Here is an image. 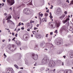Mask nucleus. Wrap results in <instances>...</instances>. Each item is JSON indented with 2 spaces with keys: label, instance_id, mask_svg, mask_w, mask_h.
I'll use <instances>...</instances> for the list:
<instances>
[{
  "label": "nucleus",
  "instance_id": "nucleus-54",
  "mask_svg": "<svg viewBox=\"0 0 73 73\" xmlns=\"http://www.w3.org/2000/svg\"><path fill=\"white\" fill-rule=\"evenodd\" d=\"M63 57H64V58H65V57H66V56H63Z\"/></svg>",
  "mask_w": 73,
  "mask_h": 73
},
{
  "label": "nucleus",
  "instance_id": "nucleus-4",
  "mask_svg": "<svg viewBox=\"0 0 73 73\" xmlns=\"http://www.w3.org/2000/svg\"><path fill=\"white\" fill-rule=\"evenodd\" d=\"M23 12L25 14H26V15H29L31 13L30 11L27 9H25L23 11Z\"/></svg>",
  "mask_w": 73,
  "mask_h": 73
},
{
  "label": "nucleus",
  "instance_id": "nucleus-17",
  "mask_svg": "<svg viewBox=\"0 0 73 73\" xmlns=\"http://www.w3.org/2000/svg\"><path fill=\"white\" fill-rule=\"evenodd\" d=\"M66 73H71V70H66L65 71Z\"/></svg>",
  "mask_w": 73,
  "mask_h": 73
},
{
  "label": "nucleus",
  "instance_id": "nucleus-14",
  "mask_svg": "<svg viewBox=\"0 0 73 73\" xmlns=\"http://www.w3.org/2000/svg\"><path fill=\"white\" fill-rule=\"evenodd\" d=\"M67 28L70 31H72L73 30V28L72 27H69L67 26Z\"/></svg>",
  "mask_w": 73,
  "mask_h": 73
},
{
  "label": "nucleus",
  "instance_id": "nucleus-48",
  "mask_svg": "<svg viewBox=\"0 0 73 73\" xmlns=\"http://www.w3.org/2000/svg\"><path fill=\"white\" fill-rule=\"evenodd\" d=\"M21 29L22 30H24V28L23 27H22L21 28Z\"/></svg>",
  "mask_w": 73,
  "mask_h": 73
},
{
  "label": "nucleus",
  "instance_id": "nucleus-31",
  "mask_svg": "<svg viewBox=\"0 0 73 73\" xmlns=\"http://www.w3.org/2000/svg\"><path fill=\"white\" fill-rule=\"evenodd\" d=\"M66 2L68 3H69V0H67L66 1Z\"/></svg>",
  "mask_w": 73,
  "mask_h": 73
},
{
  "label": "nucleus",
  "instance_id": "nucleus-28",
  "mask_svg": "<svg viewBox=\"0 0 73 73\" xmlns=\"http://www.w3.org/2000/svg\"><path fill=\"white\" fill-rule=\"evenodd\" d=\"M70 4H73V1H72L71 2Z\"/></svg>",
  "mask_w": 73,
  "mask_h": 73
},
{
  "label": "nucleus",
  "instance_id": "nucleus-64",
  "mask_svg": "<svg viewBox=\"0 0 73 73\" xmlns=\"http://www.w3.org/2000/svg\"><path fill=\"white\" fill-rule=\"evenodd\" d=\"M72 27L73 28V24H72Z\"/></svg>",
  "mask_w": 73,
  "mask_h": 73
},
{
  "label": "nucleus",
  "instance_id": "nucleus-21",
  "mask_svg": "<svg viewBox=\"0 0 73 73\" xmlns=\"http://www.w3.org/2000/svg\"><path fill=\"white\" fill-rule=\"evenodd\" d=\"M32 0H31V2L30 3H29L28 4V5H32Z\"/></svg>",
  "mask_w": 73,
  "mask_h": 73
},
{
  "label": "nucleus",
  "instance_id": "nucleus-57",
  "mask_svg": "<svg viewBox=\"0 0 73 73\" xmlns=\"http://www.w3.org/2000/svg\"><path fill=\"white\" fill-rule=\"evenodd\" d=\"M9 9H11V11H12V7L9 8Z\"/></svg>",
  "mask_w": 73,
  "mask_h": 73
},
{
  "label": "nucleus",
  "instance_id": "nucleus-7",
  "mask_svg": "<svg viewBox=\"0 0 73 73\" xmlns=\"http://www.w3.org/2000/svg\"><path fill=\"white\" fill-rule=\"evenodd\" d=\"M27 28L29 29H31L32 28V27H33V25H32V24L30 23H27Z\"/></svg>",
  "mask_w": 73,
  "mask_h": 73
},
{
  "label": "nucleus",
  "instance_id": "nucleus-42",
  "mask_svg": "<svg viewBox=\"0 0 73 73\" xmlns=\"http://www.w3.org/2000/svg\"><path fill=\"white\" fill-rule=\"evenodd\" d=\"M4 57H7V55H6L5 54H4Z\"/></svg>",
  "mask_w": 73,
  "mask_h": 73
},
{
  "label": "nucleus",
  "instance_id": "nucleus-11",
  "mask_svg": "<svg viewBox=\"0 0 73 73\" xmlns=\"http://www.w3.org/2000/svg\"><path fill=\"white\" fill-rule=\"evenodd\" d=\"M61 8L58 7L56 11V12L57 14H58L60 13V12H61Z\"/></svg>",
  "mask_w": 73,
  "mask_h": 73
},
{
  "label": "nucleus",
  "instance_id": "nucleus-32",
  "mask_svg": "<svg viewBox=\"0 0 73 73\" xmlns=\"http://www.w3.org/2000/svg\"><path fill=\"white\" fill-rule=\"evenodd\" d=\"M54 32V33H57V30H56Z\"/></svg>",
  "mask_w": 73,
  "mask_h": 73
},
{
  "label": "nucleus",
  "instance_id": "nucleus-43",
  "mask_svg": "<svg viewBox=\"0 0 73 73\" xmlns=\"http://www.w3.org/2000/svg\"><path fill=\"white\" fill-rule=\"evenodd\" d=\"M53 35V32L50 33V35Z\"/></svg>",
  "mask_w": 73,
  "mask_h": 73
},
{
  "label": "nucleus",
  "instance_id": "nucleus-26",
  "mask_svg": "<svg viewBox=\"0 0 73 73\" xmlns=\"http://www.w3.org/2000/svg\"><path fill=\"white\" fill-rule=\"evenodd\" d=\"M56 26H57V27H59V26H60V24H59L58 23H56Z\"/></svg>",
  "mask_w": 73,
  "mask_h": 73
},
{
  "label": "nucleus",
  "instance_id": "nucleus-53",
  "mask_svg": "<svg viewBox=\"0 0 73 73\" xmlns=\"http://www.w3.org/2000/svg\"><path fill=\"white\" fill-rule=\"evenodd\" d=\"M2 1H3L4 3H5V0H2Z\"/></svg>",
  "mask_w": 73,
  "mask_h": 73
},
{
  "label": "nucleus",
  "instance_id": "nucleus-35",
  "mask_svg": "<svg viewBox=\"0 0 73 73\" xmlns=\"http://www.w3.org/2000/svg\"><path fill=\"white\" fill-rule=\"evenodd\" d=\"M42 21H43V22H44V21H45V19H42Z\"/></svg>",
  "mask_w": 73,
  "mask_h": 73
},
{
  "label": "nucleus",
  "instance_id": "nucleus-22",
  "mask_svg": "<svg viewBox=\"0 0 73 73\" xmlns=\"http://www.w3.org/2000/svg\"><path fill=\"white\" fill-rule=\"evenodd\" d=\"M63 29H64L65 30V29H66V28H67V27H66L65 26H64L63 27Z\"/></svg>",
  "mask_w": 73,
  "mask_h": 73
},
{
  "label": "nucleus",
  "instance_id": "nucleus-46",
  "mask_svg": "<svg viewBox=\"0 0 73 73\" xmlns=\"http://www.w3.org/2000/svg\"><path fill=\"white\" fill-rule=\"evenodd\" d=\"M30 29H27V31H28V32L30 31Z\"/></svg>",
  "mask_w": 73,
  "mask_h": 73
},
{
  "label": "nucleus",
  "instance_id": "nucleus-10",
  "mask_svg": "<svg viewBox=\"0 0 73 73\" xmlns=\"http://www.w3.org/2000/svg\"><path fill=\"white\" fill-rule=\"evenodd\" d=\"M6 73H14L13 71H12L11 68H9L7 70Z\"/></svg>",
  "mask_w": 73,
  "mask_h": 73
},
{
  "label": "nucleus",
  "instance_id": "nucleus-23",
  "mask_svg": "<svg viewBox=\"0 0 73 73\" xmlns=\"http://www.w3.org/2000/svg\"><path fill=\"white\" fill-rule=\"evenodd\" d=\"M44 16H48V13H46L44 14Z\"/></svg>",
  "mask_w": 73,
  "mask_h": 73
},
{
  "label": "nucleus",
  "instance_id": "nucleus-36",
  "mask_svg": "<svg viewBox=\"0 0 73 73\" xmlns=\"http://www.w3.org/2000/svg\"><path fill=\"white\" fill-rule=\"evenodd\" d=\"M51 7H50V9H52L53 8V6H52V5H51Z\"/></svg>",
  "mask_w": 73,
  "mask_h": 73
},
{
  "label": "nucleus",
  "instance_id": "nucleus-19",
  "mask_svg": "<svg viewBox=\"0 0 73 73\" xmlns=\"http://www.w3.org/2000/svg\"><path fill=\"white\" fill-rule=\"evenodd\" d=\"M70 57L71 58H73V52H71L70 54Z\"/></svg>",
  "mask_w": 73,
  "mask_h": 73
},
{
  "label": "nucleus",
  "instance_id": "nucleus-60",
  "mask_svg": "<svg viewBox=\"0 0 73 73\" xmlns=\"http://www.w3.org/2000/svg\"><path fill=\"white\" fill-rule=\"evenodd\" d=\"M18 31H20V29H18Z\"/></svg>",
  "mask_w": 73,
  "mask_h": 73
},
{
  "label": "nucleus",
  "instance_id": "nucleus-52",
  "mask_svg": "<svg viewBox=\"0 0 73 73\" xmlns=\"http://www.w3.org/2000/svg\"><path fill=\"white\" fill-rule=\"evenodd\" d=\"M39 26V25L38 24L36 25V27H38Z\"/></svg>",
  "mask_w": 73,
  "mask_h": 73
},
{
  "label": "nucleus",
  "instance_id": "nucleus-3",
  "mask_svg": "<svg viewBox=\"0 0 73 73\" xmlns=\"http://www.w3.org/2000/svg\"><path fill=\"white\" fill-rule=\"evenodd\" d=\"M56 64L55 62L53 61H50L48 64V65L50 67H53Z\"/></svg>",
  "mask_w": 73,
  "mask_h": 73
},
{
  "label": "nucleus",
  "instance_id": "nucleus-25",
  "mask_svg": "<svg viewBox=\"0 0 73 73\" xmlns=\"http://www.w3.org/2000/svg\"><path fill=\"white\" fill-rule=\"evenodd\" d=\"M30 23H35V22L34 21L31 20L30 21Z\"/></svg>",
  "mask_w": 73,
  "mask_h": 73
},
{
  "label": "nucleus",
  "instance_id": "nucleus-59",
  "mask_svg": "<svg viewBox=\"0 0 73 73\" xmlns=\"http://www.w3.org/2000/svg\"><path fill=\"white\" fill-rule=\"evenodd\" d=\"M4 5V3H2V7H3Z\"/></svg>",
  "mask_w": 73,
  "mask_h": 73
},
{
  "label": "nucleus",
  "instance_id": "nucleus-49",
  "mask_svg": "<svg viewBox=\"0 0 73 73\" xmlns=\"http://www.w3.org/2000/svg\"><path fill=\"white\" fill-rule=\"evenodd\" d=\"M70 37H71V36H70V35H68V38Z\"/></svg>",
  "mask_w": 73,
  "mask_h": 73
},
{
  "label": "nucleus",
  "instance_id": "nucleus-2",
  "mask_svg": "<svg viewBox=\"0 0 73 73\" xmlns=\"http://www.w3.org/2000/svg\"><path fill=\"white\" fill-rule=\"evenodd\" d=\"M11 16H9L6 19V20H7V23H11V24H12V25H14L15 23H14L11 20L9 19H11Z\"/></svg>",
  "mask_w": 73,
  "mask_h": 73
},
{
  "label": "nucleus",
  "instance_id": "nucleus-27",
  "mask_svg": "<svg viewBox=\"0 0 73 73\" xmlns=\"http://www.w3.org/2000/svg\"><path fill=\"white\" fill-rule=\"evenodd\" d=\"M63 72L62 71H59L58 73H63Z\"/></svg>",
  "mask_w": 73,
  "mask_h": 73
},
{
  "label": "nucleus",
  "instance_id": "nucleus-61",
  "mask_svg": "<svg viewBox=\"0 0 73 73\" xmlns=\"http://www.w3.org/2000/svg\"><path fill=\"white\" fill-rule=\"evenodd\" d=\"M6 29V30H7V31H8V30H9V29Z\"/></svg>",
  "mask_w": 73,
  "mask_h": 73
},
{
  "label": "nucleus",
  "instance_id": "nucleus-45",
  "mask_svg": "<svg viewBox=\"0 0 73 73\" xmlns=\"http://www.w3.org/2000/svg\"><path fill=\"white\" fill-rule=\"evenodd\" d=\"M11 39L9 38L8 39V41H9V42H10V41H11Z\"/></svg>",
  "mask_w": 73,
  "mask_h": 73
},
{
  "label": "nucleus",
  "instance_id": "nucleus-13",
  "mask_svg": "<svg viewBox=\"0 0 73 73\" xmlns=\"http://www.w3.org/2000/svg\"><path fill=\"white\" fill-rule=\"evenodd\" d=\"M36 38H41V35L40 34H37L35 36Z\"/></svg>",
  "mask_w": 73,
  "mask_h": 73
},
{
  "label": "nucleus",
  "instance_id": "nucleus-58",
  "mask_svg": "<svg viewBox=\"0 0 73 73\" xmlns=\"http://www.w3.org/2000/svg\"><path fill=\"white\" fill-rule=\"evenodd\" d=\"M21 69H23V67H21L20 68Z\"/></svg>",
  "mask_w": 73,
  "mask_h": 73
},
{
  "label": "nucleus",
  "instance_id": "nucleus-34",
  "mask_svg": "<svg viewBox=\"0 0 73 73\" xmlns=\"http://www.w3.org/2000/svg\"><path fill=\"white\" fill-rule=\"evenodd\" d=\"M56 71V69H54V70H52V71H53L54 72H55V71Z\"/></svg>",
  "mask_w": 73,
  "mask_h": 73
},
{
  "label": "nucleus",
  "instance_id": "nucleus-41",
  "mask_svg": "<svg viewBox=\"0 0 73 73\" xmlns=\"http://www.w3.org/2000/svg\"><path fill=\"white\" fill-rule=\"evenodd\" d=\"M39 19L40 20V21H41V18L39 17Z\"/></svg>",
  "mask_w": 73,
  "mask_h": 73
},
{
  "label": "nucleus",
  "instance_id": "nucleus-44",
  "mask_svg": "<svg viewBox=\"0 0 73 73\" xmlns=\"http://www.w3.org/2000/svg\"><path fill=\"white\" fill-rule=\"evenodd\" d=\"M49 9H48L46 11V12H48V13L49 12Z\"/></svg>",
  "mask_w": 73,
  "mask_h": 73
},
{
  "label": "nucleus",
  "instance_id": "nucleus-29",
  "mask_svg": "<svg viewBox=\"0 0 73 73\" xmlns=\"http://www.w3.org/2000/svg\"><path fill=\"white\" fill-rule=\"evenodd\" d=\"M48 34H46V37H48Z\"/></svg>",
  "mask_w": 73,
  "mask_h": 73
},
{
  "label": "nucleus",
  "instance_id": "nucleus-16",
  "mask_svg": "<svg viewBox=\"0 0 73 73\" xmlns=\"http://www.w3.org/2000/svg\"><path fill=\"white\" fill-rule=\"evenodd\" d=\"M16 44L18 45H21V42L19 41H17L16 42Z\"/></svg>",
  "mask_w": 73,
  "mask_h": 73
},
{
  "label": "nucleus",
  "instance_id": "nucleus-37",
  "mask_svg": "<svg viewBox=\"0 0 73 73\" xmlns=\"http://www.w3.org/2000/svg\"><path fill=\"white\" fill-rule=\"evenodd\" d=\"M21 25V22H20L18 26H20Z\"/></svg>",
  "mask_w": 73,
  "mask_h": 73
},
{
  "label": "nucleus",
  "instance_id": "nucleus-56",
  "mask_svg": "<svg viewBox=\"0 0 73 73\" xmlns=\"http://www.w3.org/2000/svg\"><path fill=\"white\" fill-rule=\"evenodd\" d=\"M5 41V40H2V42H4Z\"/></svg>",
  "mask_w": 73,
  "mask_h": 73
},
{
  "label": "nucleus",
  "instance_id": "nucleus-62",
  "mask_svg": "<svg viewBox=\"0 0 73 73\" xmlns=\"http://www.w3.org/2000/svg\"><path fill=\"white\" fill-rule=\"evenodd\" d=\"M44 50H48V49L46 48H45L44 49Z\"/></svg>",
  "mask_w": 73,
  "mask_h": 73
},
{
  "label": "nucleus",
  "instance_id": "nucleus-6",
  "mask_svg": "<svg viewBox=\"0 0 73 73\" xmlns=\"http://www.w3.org/2000/svg\"><path fill=\"white\" fill-rule=\"evenodd\" d=\"M54 22H51L48 23V25L52 28H54Z\"/></svg>",
  "mask_w": 73,
  "mask_h": 73
},
{
  "label": "nucleus",
  "instance_id": "nucleus-40",
  "mask_svg": "<svg viewBox=\"0 0 73 73\" xmlns=\"http://www.w3.org/2000/svg\"><path fill=\"white\" fill-rule=\"evenodd\" d=\"M16 38V37H14L12 39V41H13V40H14Z\"/></svg>",
  "mask_w": 73,
  "mask_h": 73
},
{
  "label": "nucleus",
  "instance_id": "nucleus-39",
  "mask_svg": "<svg viewBox=\"0 0 73 73\" xmlns=\"http://www.w3.org/2000/svg\"><path fill=\"white\" fill-rule=\"evenodd\" d=\"M64 13L65 15H66V14H67V12L66 11H65L64 12Z\"/></svg>",
  "mask_w": 73,
  "mask_h": 73
},
{
  "label": "nucleus",
  "instance_id": "nucleus-12",
  "mask_svg": "<svg viewBox=\"0 0 73 73\" xmlns=\"http://www.w3.org/2000/svg\"><path fill=\"white\" fill-rule=\"evenodd\" d=\"M65 17V14H63L62 16L59 17V19L60 20H62L64 19V18Z\"/></svg>",
  "mask_w": 73,
  "mask_h": 73
},
{
  "label": "nucleus",
  "instance_id": "nucleus-63",
  "mask_svg": "<svg viewBox=\"0 0 73 73\" xmlns=\"http://www.w3.org/2000/svg\"><path fill=\"white\" fill-rule=\"evenodd\" d=\"M21 24V25H24V24H23V23H22Z\"/></svg>",
  "mask_w": 73,
  "mask_h": 73
},
{
  "label": "nucleus",
  "instance_id": "nucleus-15",
  "mask_svg": "<svg viewBox=\"0 0 73 73\" xmlns=\"http://www.w3.org/2000/svg\"><path fill=\"white\" fill-rule=\"evenodd\" d=\"M69 20V19L67 18L65 20L63 21H62L63 23V24H65V23H66V22H67V21H68Z\"/></svg>",
  "mask_w": 73,
  "mask_h": 73
},
{
  "label": "nucleus",
  "instance_id": "nucleus-20",
  "mask_svg": "<svg viewBox=\"0 0 73 73\" xmlns=\"http://www.w3.org/2000/svg\"><path fill=\"white\" fill-rule=\"evenodd\" d=\"M50 16H49V17H50V19H53V17L52 16V13H50Z\"/></svg>",
  "mask_w": 73,
  "mask_h": 73
},
{
  "label": "nucleus",
  "instance_id": "nucleus-51",
  "mask_svg": "<svg viewBox=\"0 0 73 73\" xmlns=\"http://www.w3.org/2000/svg\"><path fill=\"white\" fill-rule=\"evenodd\" d=\"M5 16H6V15H7V14L6 13H5L4 14Z\"/></svg>",
  "mask_w": 73,
  "mask_h": 73
},
{
  "label": "nucleus",
  "instance_id": "nucleus-9",
  "mask_svg": "<svg viewBox=\"0 0 73 73\" xmlns=\"http://www.w3.org/2000/svg\"><path fill=\"white\" fill-rule=\"evenodd\" d=\"M57 44L58 45H60L61 44H62V40L60 38L57 41Z\"/></svg>",
  "mask_w": 73,
  "mask_h": 73
},
{
  "label": "nucleus",
  "instance_id": "nucleus-18",
  "mask_svg": "<svg viewBox=\"0 0 73 73\" xmlns=\"http://www.w3.org/2000/svg\"><path fill=\"white\" fill-rule=\"evenodd\" d=\"M41 13V12H40L39 13H38V14H39V16H40L41 17H42V16H43V14L42 13Z\"/></svg>",
  "mask_w": 73,
  "mask_h": 73
},
{
  "label": "nucleus",
  "instance_id": "nucleus-55",
  "mask_svg": "<svg viewBox=\"0 0 73 73\" xmlns=\"http://www.w3.org/2000/svg\"><path fill=\"white\" fill-rule=\"evenodd\" d=\"M34 30H36V27H34Z\"/></svg>",
  "mask_w": 73,
  "mask_h": 73
},
{
  "label": "nucleus",
  "instance_id": "nucleus-5",
  "mask_svg": "<svg viewBox=\"0 0 73 73\" xmlns=\"http://www.w3.org/2000/svg\"><path fill=\"white\" fill-rule=\"evenodd\" d=\"M32 55V56H33V58L34 60H37V58H38V55H35V54L33 53Z\"/></svg>",
  "mask_w": 73,
  "mask_h": 73
},
{
  "label": "nucleus",
  "instance_id": "nucleus-30",
  "mask_svg": "<svg viewBox=\"0 0 73 73\" xmlns=\"http://www.w3.org/2000/svg\"><path fill=\"white\" fill-rule=\"evenodd\" d=\"M43 45H44V44L43 43H42L40 44V46H43Z\"/></svg>",
  "mask_w": 73,
  "mask_h": 73
},
{
  "label": "nucleus",
  "instance_id": "nucleus-38",
  "mask_svg": "<svg viewBox=\"0 0 73 73\" xmlns=\"http://www.w3.org/2000/svg\"><path fill=\"white\" fill-rule=\"evenodd\" d=\"M12 47H13V48H14V47L15 46V45H14V44H12Z\"/></svg>",
  "mask_w": 73,
  "mask_h": 73
},
{
  "label": "nucleus",
  "instance_id": "nucleus-1",
  "mask_svg": "<svg viewBox=\"0 0 73 73\" xmlns=\"http://www.w3.org/2000/svg\"><path fill=\"white\" fill-rule=\"evenodd\" d=\"M7 5L10 6L13 5V4L15 3L14 0H7Z\"/></svg>",
  "mask_w": 73,
  "mask_h": 73
},
{
  "label": "nucleus",
  "instance_id": "nucleus-50",
  "mask_svg": "<svg viewBox=\"0 0 73 73\" xmlns=\"http://www.w3.org/2000/svg\"><path fill=\"white\" fill-rule=\"evenodd\" d=\"M34 32H35V31H32V33H33V34H35Z\"/></svg>",
  "mask_w": 73,
  "mask_h": 73
},
{
  "label": "nucleus",
  "instance_id": "nucleus-24",
  "mask_svg": "<svg viewBox=\"0 0 73 73\" xmlns=\"http://www.w3.org/2000/svg\"><path fill=\"white\" fill-rule=\"evenodd\" d=\"M14 66H15V68H16L17 69H18V68H19V67H18V66H17V65H14Z\"/></svg>",
  "mask_w": 73,
  "mask_h": 73
},
{
  "label": "nucleus",
  "instance_id": "nucleus-33",
  "mask_svg": "<svg viewBox=\"0 0 73 73\" xmlns=\"http://www.w3.org/2000/svg\"><path fill=\"white\" fill-rule=\"evenodd\" d=\"M15 37H17V34L16 33L15 35Z\"/></svg>",
  "mask_w": 73,
  "mask_h": 73
},
{
  "label": "nucleus",
  "instance_id": "nucleus-47",
  "mask_svg": "<svg viewBox=\"0 0 73 73\" xmlns=\"http://www.w3.org/2000/svg\"><path fill=\"white\" fill-rule=\"evenodd\" d=\"M12 35L13 36H14V35H15V33H12Z\"/></svg>",
  "mask_w": 73,
  "mask_h": 73
},
{
  "label": "nucleus",
  "instance_id": "nucleus-8",
  "mask_svg": "<svg viewBox=\"0 0 73 73\" xmlns=\"http://www.w3.org/2000/svg\"><path fill=\"white\" fill-rule=\"evenodd\" d=\"M49 58L47 57H45L42 60V62H47V61H49Z\"/></svg>",
  "mask_w": 73,
  "mask_h": 73
}]
</instances>
